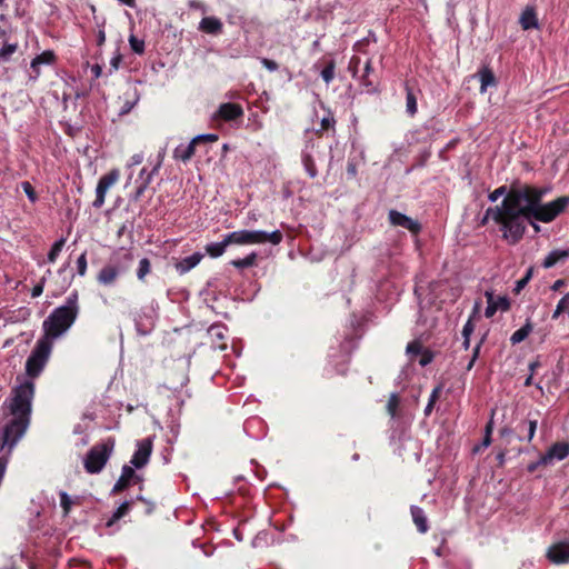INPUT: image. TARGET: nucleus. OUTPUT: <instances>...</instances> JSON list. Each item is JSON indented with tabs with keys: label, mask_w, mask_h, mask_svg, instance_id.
<instances>
[{
	"label": "nucleus",
	"mask_w": 569,
	"mask_h": 569,
	"mask_svg": "<svg viewBox=\"0 0 569 569\" xmlns=\"http://www.w3.org/2000/svg\"><path fill=\"white\" fill-rule=\"evenodd\" d=\"M510 190V187L508 188L507 186H500L499 188L495 189L493 191H491L489 194H488V199L491 201V202H496L500 197L502 196H507V193L509 192Z\"/></svg>",
	"instance_id": "nucleus-46"
},
{
	"label": "nucleus",
	"mask_w": 569,
	"mask_h": 569,
	"mask_svg": "<svg viewBox=\"0 0 569 569\" xmlns=\"http://www.w3.org/2000/svg\"><path fill=\"white\" fill-rule=\"evenodd\" d=\"M119 274L120 270L118 267L110 262L100 270L97 276V280L104 286H109L116 281Z\"/></svg>",
	"instance_id": "nucleus-22"
},
{
	"label": "nucleus",
	"mask_w": 569,
	"mask_h": 569,
	"mask_svg": "<svg viewBox=\"0 0 569 569\" xmlns=\"http://www.w3.org/2000/svg\"><path fill=\"white\" fill-rule=\"evenodd\" d=\"M515 186L516 183L510 186L509 192L500 204L489 207L485 211L480 221V226H486L491 219L499 227L501 238L507 242L515 241L520 237L523 228L520 222V217L530 212L533 214L531 210H525L518 207V200L521 194L515 192Z\"/></svg>",
	"instance_id": "nucleus-3"
},
{
	"label": "nucleus",
	"mask_w": 569,
	"mask_h": 569,
	"mask_svg": "<svg viewBox=\"0 0 569 569\" xmlns=\"http://www.w3.org/2000/svg\"><path fill=\"white\" fill-rule=\"evenodd\" d=\"M481 306H482V301L479 299V300H476L475 302V306H473V309H472V312L469 317V319L471 320H478L480 319V309H481Z\"/></svg>",
	"instance_id": "nucleus-60"
},
{
	"label": "nucleus",
	"mask_w": 569,
	"mask_h": 569,
	"mask_svg": "<svg viewBox=\"0 0 569 569\" xmlns=\"http://www.w3.org/2000/svg\"><path fill=\"white\" fill-rule=\"evenodd\" d=\"M87 266H88V262H87V252H82L80 254V257L77 259V270H78V273L79 276H84L86 272H87Z\"/></svg>",
	"instance_id": "nucleus-49"
},
{
	"label": "nucleus",
	"mask_w": 569,
	"mask_h": 569,
	"mask_svg": "<svg viewBox=\"0 0 569 569\" xmlns=\"http://www.w3.org/2000/svg\"><path fill=\"white\" fill-rule=\"evenodd\" d=\"M569 456V442L560 441L553 443L546 453L542 455V462L551 465L555 460H563Z\"/></svg>",
	"instance_id": "nucleus-16"
},
{
	"label": "nucleus",
	"mask_w": 569,
	"mask_h": 569,
	"mask_svg": "<svg viewBox=\"0 0 569 569\" xmlns=\"http://www.w3.org/2000/svg\"><path fill=\"white\" fill-rule=\"evenodd\" d=\"M153 448V439L151 437L143 438L137 442V450L134 451L130 463L137 468H143L150 459Z\"/></svg>",
	"instance_id": "nucleus-8"
},
{
	"label": "nucleus",
	"mask_w": 569,
	"mask_h": 569,
	"mask_svg": "<svg viewBox=\"0 0 569 569\" xmlns=\"http://www.w3.org/2000/svg\"><path fill=\"white\" fill-rule=\"evenodd\" d=\"M199 30L207 34L218 36L223 31V23L217 17H204L199 23Z\"/></svg>",
	"instance_id": "nucleus-18"
},
{
	"label": "nucleus",
	"mask_w": 569,
	"mask_h": 569,
	"mask_svg": "<svg viewBox=\"0 0 569 569\" xmlns=\"http://www.w3.org/2000/svg\"><path fill=\"white\" fill-rule=\"evenodd\" d=\"M197 146L198 142L194 138L187 146L179 144L173 150V158L182 162H188L194 156Z\"/></svg>",
	"instance_id": "nucleus-21"
},
{
	"label": "nucleus",
	"mask_w": 569,
	"mask_h": 569,
	"mask_svg": "<svg viewBox=\"0 0 569 569\" xmlns=\"http://www.w3.org/2000/svg\"><path fill=\"white\" fill-rule=\"evenodd\" d=\"M161 163H162V160L159 159L158 162L156 163V166L152 168V170L147 171L146 168L141 169L140 174H139L141 182L136 188V191L133 192V194L131 197L132 201H139L142 198L146 189L151 183L153 176L158 173V171L161 167Z\"/></svg>",
	"instance_id": "nucleus-13"
},
{
	"label": "nucleus",
	"mask_w": 569,
	"mask_h": 569,
	"mask_svg": "<svg viewBox=\"0 0 569 569\" xmlns=\"http://www.w3.org/2000/svg\"><path fill=\"white\" fill-rule=\"evenodd\" d=\"M541 466H548V462H542V455L537 461L530 462L527 466V471L530 473H533L539 467Z\"/></svg>",
	"instance_id": "nucleus-59"
},
{
	"label": "nucleus",
	"mask_w": 569,
	"mask_h": 569,
	"mask_svg": "<svg viewBox=\"0 0 569 569\" xmlns=\"http://www.w3.org/2000/svg\"><path fill=\"white\" fill-rule=\"evenodd\" d=\"M557 306L562 307V312H568V310H569V292L560 299V301L558 302Z\"/></svg>",
	"instance_id": "nucleus-62"
},
{
	"label": "nucleus",
	"mask_w": 569,
	"mask_h": 569,
	"mask_svg": "<svg viewBox=\"0 0 569 569\" xmlns=\"http://www.w3.org/2000/svg\"><path fill=\"white\" fill-rule=\"evenodd\" d=\"M519 24L525 31L539 28L538 16L535 7L527 6L522 10L519 18Z\"/></svg>",
	"instance_id": "nucleus-17"
},
{
	"label": "nucleus",
	"mask_w": 569,
	"mask_h": 569,
	"mask_svg": "<svg viewBox=\"0 0 569 569\" xmlns=\"http://www.w3.org/2000/svg\"><path fill=\"white\" fill-rule=\"evenodd\" d=\"M122 61V54L121 53H117L111 60H110V69H109V74H111L112 72L117 71L120 67V63Z\"/></svg>",
	"instance_id": "nucleus-55"
},
{
	"label": "nucleus",
	"mask_w": 569,
	"mask_h": 569,
	"mask_svg": "<svg viewBox=\"0 0 569 569\" xmlns=\"http://www.w3.org/2000/svg\"><path fill=\"white\" fill-rule=\"evenodd\" d=\"M373 72V68L371 64V60H367L365 64L363 74L361 76V84L366 88H373V81L370 78V74Z\"/></svg>",
	"instance_id": "nucleus-38"
},
{
	"label": "nucleus",
	"mask_w": 569,
	"mask_h": 569,
	"mask_svg": "<svg viewBox=\"0 0 569 569\" xmlns=\"http://www.w3.org/2000/svg\"><path fill=\"white\" fill-rule=\"evenodd\" d=\"M151 272V262L148 258H142L139 261V267L137 269V278L140 281H144L146 277Z\"/></svg>",
	"instance_id": "nucleus-37"
},
{
	"label": "nucleus",
	"mask_w": 569,
	"mask_h": 569,
	"mask_svg": "<svg viewBox=\"0 0 569 569\" xmlns=\"http://www.w3.org/2000/svg\"><path fill=\"white\" fill-rule=\"evenodd\" d=\"M569 258V250H552L548 253L542 262L546 269L555 267L558 262L565 261Z\"/></svg>",
	"instance_id": "nucleus-25"
},
{
	"label": "nucleus",
	"mask_w": 569,
	"mask_h": 569,
	"mask_svg": "<svg viewBox=\"0 0 569 569\" xmlns=\"http://www.w3.org/2000/svg\"><path fill=\"white\" fill-rule=\"evenodd\" d=\"M194 139L197 140V142L199 144L201 142H216L219 139V137L216 133H208V134L197 136V137H194Z\"/></svg>",
	"instance_id": "nucleus-54"
},
{
	"label": "nucleus",
	"mask_w": 569,
	"mask_h": 569,
	"mask_svg": "<svg viewBox=\"0 0 569 569\" xmlns=\"http://www.w3.org/2000/svg\"><path fill=\"white\" fill-rule=\"evenodd\" d=\"M519 429L528 431V441H531L535 437L536 429H537V420H525L522 421L519 427Z\"/></svg>",
	"instance_id": "nucleus-42"
},
{
	"label": "nucleus",
	"mask_w": 569,
	"mask_h": 569,
	"mask_svg": "<svg viewBox=\"0 0 569 569\" xmlns=\"http://www.w3.org/2000/svg\"><path fill=\"white\" fill-rule=\"evenodd\" d=\"M410 511H411L413 523L417 527V530L420 533H426L429 529V526H428V520H427L423 509L418 506H412Z\"/></svg>",
	"instance_id": "nucleus-24"
},
{
	"label": "nucleus",
	"mask_w": 569,
	"mask_h": 569,
	"mask_svg": "<svg viewBox=\"0 0 569 569\" xmlns=\"http://www.w3.org/2000/svg\"><path fill=\"white\" fill-rule=\"evenodd\" d=\"M53 343L47 338H39L26 361V373L30 379L38 378L47 366Z\"/></svg>",
	"instance_id": "nucleus-6"
},
{
	"label": "nucleus",
	"mask_w": 569,
	"mask_h": 569,
	"mask_svg": "<svg viewBox=\"0 0 569 569\" xmlns=\"http://www.w3.org/2000/svg\"><path fill=\"white\" fill-rule=\"evenodd\" d=\"M258 256L256 252H251L242 259H234L230 261V264L237 269L250 268L257 264Z\"/></svg>",
	"instance_id": "nucleus-32"
},
{
	"label": "nucleus",
	"mask_w": 569,
	"mask_h": 569,
	"mask_svg": "<svg viewBox=\"0 0 569 569\" xmlns=\"http://www.w3.org/2000/svg\"><path fill=\"white\" fill-rule=\"evenodd\" d=\"M547 557L552 563L569 562V542L561 541L549 547Z\"/></svg>",
	"instance_id": "nucleus-15"
},
{
	"label": "nucleus",
	"mask_w": 569,
	"mask_h": 569,
	"mask_svg": "<svg viewBox=\"0 0 569 569\" xmlns=\"http://www.w3.org/2000/svg\"><path fill=\"white\" fill-rule=\"evenodd\" d=\"M400 405V398L397 393H391L387 403V412L391 418H395Z\"/></svg>",
	"instance_id": "nucleus-39"
},
{
	"label": "nucleus",
	"mask_w": 569,
	"mask_h": 569,
	"mask_svg": "<svg viewBox=\"0 0 569 569\" xmlns=\"http://www.w3.org/2000/svg\"><path fill=\"white\" fill-rule=\"evenodd\" d=\"M406 352L412 359L422 352V345L418 340H413L407 345Z\"/></svg>",
	"instance_id": "nucleus-45"
},
{
	"label": "nucleus",
	"mask_w": 569,
	"mask_h": 569,
	"mask_svg": "<svg viewBox=\"0 0 569 569\" xmlns=\"http://www.w3.org/2000/svg\"><path fill=\"white\" fill-rule=\"evenodd\" d=\"M18 50V43H9L8 41H4L2 48L0 49V60L1 61H9L11 59V56L16 53Z\"/></svg>",
	"instance_id": "nucleus-36"
},
{
	"label": "nucleus",
	"mask_w": 569,
	"mask_h": 569,
	"mask_svg": "<svg viewBox=\"0 0 569 569\" xmlns=\"http://www.w3.org/2000/svg\"><path fill=\"white\" fill-rule=\"evenodd\" d=\"M136 500H138V501H141V502L146 503V506H147V508H146V513H147V515H150V513H152V512H153V509H154V505H153V503H151V502L147 501V500H146L143 497H141V496H138Z\"/></svg>",
	"instance_id": "nucleus-63"
},
{
	"label": "nucleus",
	"mask_w": 569,
	"mask_h": 569,
	"mask_svg": "<svg viewBox=\"0 0 569 569\" xmlns=\"http://www.w3.org/2000/svg\"><path fill=\"white\" fill-rule=\"evenodd\" d=\"M515 192L520 193L521 197L518 200V207L525 210H531L533 214L530 212L523 217H520V222L522 224V232L520 237L515 241H508L509 244H517L520 242L526 233L527 224H530L536 232L540 231L539 224L537 222L550 223L556 218H558L562 212H565L566 208L569 206V196H561L557 199L542 203L543 197L549 192V188L547 187H537L528 183H516Z\"/></svg>",
	"instance_id": "nucleus-1"
},
{
	"label": "nucleus",
	"mask_w": 569,
	"mask_h": 569,
	"mask_svg": "<svg viewBox=\"0 0 569 569\" xmlns=\"http://www.w3.org/2000/svg\"><path fill=\"white\" fill-rule=\"evenodd\" d=\"M248 244H260L270 242L274 246L279 244L283 234L279 230H274L272 232H267L262 230H247Z\"/></svg>",
	"instance_id": "nucleus-10"
},
{
	"label": "nucleus",
	"mask_w": 569,
	"mask_h": 569,
	"mask_svg": "<svg viewBox=\"0 0 569 569\" xmlns=\"http://www.w3.org/2000/svg\"><path fill=\"white\" fill-rule=\"evenodd\" d=\"M129 44L134 53L142 54L144 52V41L138 39L133 34L129 37Z\"/></svg>",
	"instance_id": "nucleus-43"
},
{
	"label": "nucleus",
	"mask_w": 569,
	"mask_h": 569,
	"mask_svg": "<svg viewBox=\"0 0 569 569\" xmlns=\"http://www.w3.org/2000/svg\"><path fill=\"white\" fill-rule=\"evenodd\" d=\"M120 179L119 169H112L108 173L103 174L97 184L96 199L92 203L94 208H101L106 200L108 190L116 184Z\"/></svg>",
	"instance_id": "nucleus-7"
},
{
	"label": "nucleus",
	"mask_w": 569,
	"mask_h": 569,
	"mask_svg": "<svg viewBox=\"0 0 569 569\" xmlns=\"http://www.w3.org/2000/svg\"><path fill=\"white\" fill-rule=\"evenodd\" d=\"M336 119L333 112L331 110H327V114L320 121V130L317 131L318 134H321L326 131H332L335 133L336 129Z\"/></svg>",
	"instance_id": "nucleus-33"
},
{
	"label": "nucleus",
	"mask_w": 569,
	"mask_h": 569,
	"mask_svg": "<svg viewBox=\"0 0 569 569\" xmlns=\"http://www.w3.org/2000/svg\"><path fill=\"white\" fill-rule=\"evenodd\" d=\"M335 69L336 63L333 60H330L321 70V78L327 84H329L335 79Z\"/></svg>",
	"instance_id": "nucleus-40"
},
{
	"label": "nucleus",
	"mask_w": 569,
	"mask_h": 569,
	"mask_svg": "<svg viewBox=\"0 0 569 569\" xmlns=\"http://www.w3.org/2000/svg\"><path fill=\"white\" fill-rule=\"evenodd\" d=\"M226 327L221 326V325H212L209 330H208V333L212 337V338H216L218 340H224L226 338Z\"/></svg>",
	"instance_id": "nucleus-44"
},
{
	"label": "nucleus",
	"mask_w": 569,
	"mask_h": 569,
	"mask_svg": "<svg viewBox=\"0 0 569 569\" xmlns=\"http://www.w3.org/2000/svg\"><path fill=\"white\" fill-rule=\"evenodd\" d=\"M46 283V277H42L39 283H37L31 290V297L38 298L42 295Z\"/></svg>",
	"instance_id": "nucleus-52"
},
{
	"label": "nucleus",
	"mask_w": 569,
	"mask_h": 569,
	"mask_svg": "<svg viewBox=\"0 0 569 569\" xmlns=\"http://www.w3.org/2000/svg\"><path fill=\"white\" fill-rule=\"evenodd\" d=\"M475 320L468 319L462 328V337H470L475 330Z\"/></svg>",
	"instance_id": "nucleus-58"
},
{
	"label": "nucleus",
	"mask_w": 569,
	"mask_h": 569,
	"mask_svg": "<svg viewBox=\"0 0 569 569\" xmlns=\"http://www.w3.org/2000/svg\"><path fill=\"white\" fill-rule=\"evenodd\" d=\"M490 445H491V435L485 433L481 445L475 446L473 452H479L481 450V448H487Z\"/></svg>",
	"instance_id": "nucleus-61"
},
{
	"label": "nucleus",
	"mask_w": 569,
	"mask_h": 569,
	"mask_svg": "<svg viewBox=\"0 0 569 569\" xmlns=\"http://www.w3.org/2000/svg\"><path fill=\"white\" fill-rule=\"evenodd\" d=\"M142 478L134 471V469L128 465H124L121 469V475L114 483L111 493L118 495L127 490L131 485L141 482Z\"/></svg>",
	"instance_id": "nucleus-9"
},
{
	"label": "nucleus",
	"mask_w": 569,
	"mask_h": 569,
	"mask_svg": "<svg viewBox=\"0 0 569 569\" xmlns=\"http://www.w3.org/2000/svg\"><path fill=\"white\" fill-rule=\"evenodd\" d=\"M227 243L230 244H237V246H244L248 244V238H247V229L238 230L230 232L226 234Z\"/></svg>",
	"instance_id": "nucleus-30"
},
{
	"label": "nucleus",
	"mask_w": 569,
	"mask_h": 569,
	"mask_svg": "<svg viewBox=\"0 0 569 569\" xmlns=\"http://www.w3.org/2000/svg\"><path fill=\"white\" fill-rule=\"evenodd\" d=\"M34 388L36 386L32 380H26L12 389L8 401L9 411L13 418L0 430V451L4 447H8L9 451H11L26 433L30 425Z\"/></svg>",
	"instance_id": "nucleus-2"
},
{
	"label": "nucleus",
	"mask_w": 569,
	"mask_h": 569,
	"mask_svg": "<svg viewBox=\"0 0 569 569\" xmlns=\"http://www.w3.org/2000/svg\"><path fill=\"white\" fill-rule=\"evenodd\" d=\"M440 392H441V387L440 386L436 387L432 390V392H431V395L429 397V401H428V403H427V406L425 408V415L426 416H429L432 412L433 406L437 402V400L439 399Z\"/></svg>",
	"instance_id": "nucleus-41"
},
{
	"label": "nucleus",
	"mask_w": 569,
	"mask_h": 569,
	"mask_svg": "<svg viewBox=\"0 0 569 569\" xmlns=\"http://www.w3.org/2000/svg\"><path fill=\"white\" fill-rule=\"evenodd\" d=\"M359 66H360V58H359V57L353 56V57L350 59L349 67H348L349 71L352 73V77H356V76H357V72H358Z\"/></svg>",
	"instance_id": "nucleus-56"
},
{
	"label": "nucleus",
	"mask_w": 569,
	"mask_h": 569,
	"mask_svg": "<svg viewBox=\"0 0 569 569\" xmlns=\"http://www.w3.org/2000/svg\"><path fill=\"white\" fill-rule=\"evenodd\" d=\"M79 313L78 292L73 291L63 306L52 310L42 323L43 336L48 341L53 340L66 333L74 323Z\"/></svg>",
	"instance_id": "nucleus-4"
},
{
	"label": "nucleus",
	"mask_w": 569,
	"mask_h": 569,
	"mask_svg": "<svg viewBox=\"0 0 569 569\" xmlns=\"http://www.w3.org/2000/svg\"><path fill=\"white\" fill-rule=\"evenodd\" d=\"M532 330H533V325L528 319L521 328H519L511 335V337H510L511 345H518V343L522 342L532 332Z\"/></svg>",
	"instance_id": "nucleus-27"
},
{
	"label": "nucleus",
	"mask_w": 569,
	"mask_h": 569,
	"mask_svg": "<svg viewBox=\"0 0 569 569\" xmlns=\"http://www.w3.org/2000/svg\"><path fill=\"white\" fill-rule=\"evenodd\" d=\"M406 109L410 117H413L418 111L417 97L408 83H406Z\"/></svg>",
	"instance_id": "nucleus-29"
},
{
	"label": "nucleus",
	"mask_w": 569,
	"mask_h": 569,
	"mask_svg": "<svg viewBox=\"0 0 569 569\" xmlns=\"http://www.w3.org/2000/svg\"><path fill=\"white\" fill-rule=\"evenodd\" d=\"M260 62L269 71H276L279 68V64L274 60L268 58H262Z\"/></svg>",
	"instance_id": "nucleus-57"
},
{
	"label": "nucleus",
	"mask_w": 569,
	"mask_h": 569,
	"mask_svg": "<svg viewBox=\"0 0 569 569\" xmlns=\"http://www.w3.org/2000/svg\"><path fill=\"white\" fill-rule=\"evenodd\" d=\"M202 259L203 254L201 252H194L193 254L177 261L174 263V269L179 274H186L191 269L197 267Z\"/></svg>",
	"instance_id": "nucleus-19"
},
{
	"label": "nucleus",
	"mask_w": 569,
	"mask_h": 569,
	"mask_svg": "<svg viewBox=\"0 0 569 569\" xmlns=\"http://www.w3.org/2000/svg\"><path fill=\"white\" fill-rule=\"evenodd\" d=\"M59 496H60V506L63 510V513L67 516L71 510L72 501L66 491H61Z\"/></svg>",
	"instance_id": "nucleus-48"
},
{
	"label": "nucleus",
	"mask_w": 569,
	"mask_h": 569,
	"mask_svg": "<svg viewBox=\"0 0 569 569\" xmlns=\"http://www.w3.org/2000/svg\"><path fill=\"white\" fill-rule=\"evenodd\" d=\"M420 355H421V358L419 360V365L421 367H426L433 360V353L430 350H422V352Z\"/></svg>",
	"instance_id": "nucleus-53"
},
{
	"label": "nucleus",
	"mask_w": 569,
	"mask_h": 569,
	"mask_svg": "<svg viewBox=\"0 0 569 569\" xmlns=\"http://www.w3.org/2000/svg\"><path fill=\"white\" fill-rule=\"evenodd\" d=\"M485 339H486V336H483L480 341L477 343V346L475 347L473 351H472V357L467 366V370H471L477 358L479 357V353H480V349H481V346L482 343L485 342Z\"/></svg>",
	"instance_id": "nucleus-50"
},
{
	"label": "nucleus",
	"mask_w": 569,
	"mask_h": 569,
	"mask_svg": "<svg viewBox=\"0 0 569 569\" xmlns=\"http://www.w3.org/2000/svg\"><path fill=\"white\" fill-rule=\"evenodd\" d=\"M477 76L479 77V80H480V92L481 93H485L488 89V87H497L498 84V80L493 73V71L485 66L482 67Z\"/></svg>",
	"instance_id": "nucleus-23"
},
{
	"label": "nucleus",
	"mask_w": 569,
	"mask_h": 569,
	"mask_svg": "<svg viewBox=\"0 0 569 569\" xmlns=\"http://www.w3.org/2000/svg\"><path fill=\"white\" fill-rule=\"evenodd\" d=\"M243 116V109L239 103L226 102L221 103L214 113V119L226 122L234 121Z\"/></svg>",
	"instance_id": "nucleus-14"
},
{
	"label": "nucleus",
	"mask_w": 569,
	"mask_h": 569,
	"mask_svg": "<svg viewBox=\"0 0 569 569\" xmlns=\"http://www.w3.org/2000/svg\"><path fill=\"white\" fill-rule=\"evenodd\" d=\"M66 244V239L64 238H60L59 240H57L50 251L48 252V261L50 263H54L56 260L58 259L59 254L61 253L63 247Z\"/></svg>",
	"instance_id": "nucleus-35"
},
{
	"label": "nucleus",
	"mask_w": 569,
	"mask_h": 569,
	"mask_svg": "<svg viewBox=\"0 0 569 569\" xmlns=\"http://www.w3.org/2000/svg\"><path fill=\"white\" fill-rule=\"evenodd\" d=\"M229 244L227 243V239L226 237L223 238L222 241L220 242H212V243H208L204 249H206V252L211 257V258H218V257H221L227 247Z\"/></svg>",
	"instance_id": "nucleus-28"
},
{
	"label": "nucleus",
	"mask_w": 569,
	"mask_h": 569,
	"mask_svg": "<svg viewBox=\"0 0 569 569\" xmlns=\"http://www.w3.org/2000/svg\"><path fill=\"white\" fill-rule=\"evenodd\" d=\"M54 53L50 50H47V51H43L42 53L38 54L36 58L32 59L31 61V68L39 72L38 71V66L40 64H50L54 61Z\"/></svg>",
	"instance_id": "nucleus-31"
},
{
	"label": "nucleus",
	"mask_w": 569,
	"mask_h": 569,
	"mask_svg": "<svg viewBox=\"0 0 569 569\" xmlns=\"http://www.w3.org/2000/svg\"><path fill=\"white\" fill-rule=\"evenodd\" d=\"M134 500H128L122 502L117 510L112 513L111 518L107 521V527H112L117 521L127 516L133 506Z\"/></svg>",
	"instance_id": "nucleus-26"
},
{
	"label": "nucleus",
	"mask_w": 569,
	"mask_h": 569,
	"mask_svg": "<svg viewBox=\"0 0 569 569\" xmlns=\"http://www.w3.org/2000/svg\"><path fill=\"white\" fill-rule=\"evenodd\" d=\"M302 164L310 178L317 177L318 170L311 154L305 152L302 153Z\"/></svg>",
	"instance_id": "nucleus-34"
},
{
	"label": "nucleus",
	"mask_w": 569,
	"mask_h": 569,
	"mask_svg": "<svg viewBox=\"0 0 569 569\" xmlns=\"http://www.w3.org/2000/svg\"><path fill=\"white\" fill-rule=\"evenodd\" d=\"M21 186H22V189H23L24 193L27 194L28 199L32 203H34L38 200V194L34 190V188L32 187V184L29 181H23L21 183Z\"/></svg>",
	"instance_id": "nucleus-47"
},
{
	"label": "nucleus",
	"mask_w": 569,
	"mask_h": 569,
	"mask_svg": "<svg viewBox=\"0 0 569 569\" xmlns=\"http://www.w3.org/2000/svg\"><path fill=\"white\" fill-rule=\"evenodd\" d=\"M106 42V32L104 30L101 28L98 33H97V44L99 47L103 46Z\"/></svg>",
	"instance_id": "nucleus-64"
},
{
	"label": "nucleus",
	"mask_w": 569,
	"mask_h": 569,
	"mask_svg": "<svg viewBox=\"0 0 569 569\" xmlns=\"http://www.w3.org/2000/svg\"><path fill=\"white\" fill-rule=\"evenodd\" d=\"M114 447L116 439L113 437H108L101 442L92 446L83 459L84 470L90 475L101 472L112 456Z\"/></svg>",
	"instance_id": "nucleus-5"
},
{
	"label": "nucleus",
	"mask_w": 569,
	"mask_h": 569,
	"mask_svg": "<svg viewBox=\"0 0 569 569\" xmlns=\"http://www.w3.org/2000/svg\"><path fill=\"white\" fill-rule=\"evenodd\" d=\"M485 297L487 299V308L485 310L486 318H492L499 309L501 311H508L510 309V301L507 297L496 298L493 291H486Z\"/></svg>",
	"instance_id": "nucleus-12"
},
{
	"label": "nucleus",
	"mask_w": 569,
	"mask_h": 569,
	"mask_svg": "<svg viewBox=\"0 0 569 569\" xmlns=\"http://www.w3.org/2000/svg\"><path fill=\"white\" fill-rule=\"evenodd\" d=\"M133 260V254L127 250H118L111 257V262L118 267L120 273L130 269Z\"/></svg>",
	"instance_id": "nucleus-20"
},
{
	"label": "nucleus",
	"mask_w": 569,
	"mask_h": 569,
	"mask_svg": "<svg viewBox=\"0 0 569 569\" xmlns=\"http://www.w3.org/2000/svg\"><path fill=\"white\" fill-rule=\"evenodd\" d=\"M388 219L392 226L405 228L412 234H418L421 231V224L417 220H413L395 209L389 211Z\"/></svg>",
	"instance_id": "nucleus-11"
},
{
	"label": "nucleus",
	"mask_w": 569,
	"mask_h": 569,
	"mask_svg": "<svg viewBox=\"0 0 569 569\" xmlns=\"http://www.w3.org/2000/svg\"><path fill=\"white\" fill-rule=\"evenodd\" d=\"M531 278V270H529L525 277H522L521 279H519L517 282H516V288H515V292L516 293H519L526 286L527 283L529 282Z\"/></svg>",
	"instance_id": "nucleus-51"
}]
</instances>
